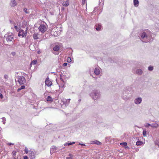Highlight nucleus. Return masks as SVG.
<instances>
[{"label":"nucleus","instance_id":"f257e3e1","mask_svg":"<svg viewBox=\"0 0 159 159\" xmlns=\"http://www.w3.org/2000/svg\"><path fill=\"white\" fill-rule=\"evenodd\" d=\"M152 34L148 30H145L143 31L139 35L140 39L144 38L148 39H151Z\"/></svg>","mask_w":159,"mask_h":159},{"label":"nucleus","instance_id":"f03ea898","mask_svg":"<svg viewBox=\"0 0 159 159\" xmlns=\"http://www.w3.org/2000/svg\"><path fill=\"white\" fill-rule=\"evenodd\" d=\"M90 96L94 100L97 99L100 96L99 92L98 90H94L91 93Z\"/></svg>","mask_w":159,"mask_h":159},{"label":"nucleus","instance_id":"7ed1b4c3","mask_svg":"<svg viewBox=\"0 0 159 159\" xmlns=\"http://www.w3.org/2000/svg\"><path fill=\"white\" fill-rule=\"evenodd\" d=\"M48 26L46 23L44 22L43 24H41L38 28L40 31L42 33H43L47 30Z\"/></svg>","mask_w":159,"mask_h":159},{"label":"nucleus","instance_id":"20e7f679","mask_svg":"<svg viewBox=\"0 0 159 159\" xmlns=\"http://www.w3.org/2000/svg\"><path fill=\"white\" fill-rule=\"evenodd\" d=\"M14 38V35L12 33H8L4 36V39L6 40H12Z\"/></svg>","mask_w":159,"mask_h":159},{"label":"nucleus","instance_id":"39448f33","mask_svg":"<svg viewBox=\"0 0 159 159\" xmlns=\"http://www.w3.org/2000/svg\"><path fill=\"white\" fill-rule=\"evenodd\" d=\"M35 154L36 152L34 149H31L29 151V156L31 159L35 158Z\"/></svg>","mask_w":159,"mask_h":159},{"label":"nucleus","instance_id":"423d86ee","mask_svg":"<svg viewBox=\"0 0 159 159\" xmlns=\"http://www.w3.org/2000/svg\"><path fill=\"white\" fill-rule=\"evenodd\" d=\"M17 81L19 84L22 85L25 84L26 82L25 79L23 76H19L17 78Z\"/></svg>","mask_w":159,"mask_h":159},{"label":"nucleus","instance_id":"0eeeda50","mask_svg":"<svg viewBox=\"0 0 159 159\" xmlns=\"http://www.w3.org/2000/svg\"><path fill=\"white\" fill-rule=\"evenodd\" d=\"M26 33H25L24 30H21L19 31V32L18 33V36L20 37H23L25 36H26Z\"/></svg>","mask_w":159,"mask_h":159},{"label":"nucleus","instance_id":"6e6552de","mask_svg":"<svg viewBox=\"0 0 159 159\" xmlns=\"http://www.w3.org/2000/svg\"><path fill=\"white\" fill-rule=\"evenodd\" d=\"M45 84L48 87H50L52 85V82L49 80V78L48 77H47L46 79Z\"/></svg>","mask_w":159,"mask_h":159},{"label":"nucleus","instance_id":"1a4fd4ad","mask_svg":"<svg viewBox=\"0 0 159 159\" xmlns=\"http://www.w3.org/2000/svg\"><path fill=\"white\" fill-rule=\"evenodd\" d=\"M142 101V99L141 98L139 97L136 98L134 100V103L136 104H139Z\"/></svg>","mask_w":159,"mask_h":159},{"label":"nucleus","instance_id":"9d476101","mask_svg":"<svg viewBox=\"0 0 159 159\" xmlns=\"http://www.w3.org/2000/svg\"><path fill=\"white\" fill-rule=\"evenodd\" d=\"M10 5L11 7H14L16 5L17 3L15 0H11Z\"/></svg>","mask_w":159,"mask_h":159},{"label":"nucleus","instance_id":"9b49d317","mask_svg":"<svg viewBox=\"0 0 159 159\" xmlns=\"http://www.w3.org/2000/svg\"><path fill=\"white\" fill-rule=\"evenodd\" d=\"M95 28L97 30L100 31L102 29V27L101 25L98 24L96 25L95 26Z\"/></svg>","mask_w":159,"mask_h":159},{"label":"nucleus","instance_id":"f8f14e48","mask_svg":"<svg viewBox=\"0 0 159 159\" xmlns=\"http://www.w3.org/2000/svg\"><path fill=\"white\" fill-rule=\"evenodd\" d=\"M134 6L137 7L139 6V1L138 0H134Z\"/></svg>","mask_w":159,"mask_h":159},{"label":"nucleus","instance_id":"ddd939ff","mask_svg":"<svg viewBox=\"0 0 159 159\" xmlns=\"http://www.w3.org/2000/svg\"><path fill=\"white\" fill-rule=\"evenodd\" d=\"M94 73L96 75H98L100 73V70L98 68H96L94 70Z\"/></svg>","mask_w":159,"mask_h":159},{"label":"nucleus","instance_id":"4468645a","mask_svg":"<svg viewBox=\"0 0 159 159\" xmlns=\"http://www.w3.org/2000/svg\"><path fill=\"white\" fill-rule=\"evenodd\" d=\"M62 5L65 7H67L69 5V2L68 0L64 1L62 3Z\"/></svg>","mask_w":159,"mask_h":159},{"label":"nucleus","instance_id":"2eb2a0df","mask_svg":"<svg viewBox=\"0 0 159 159\" xmlns=\"http://www.w3.org/2000/svg\"><path fill=\"white\" fill-rule=\"evenodd\" d=\"M60 49L59 46L58 45H56L55 47L53 48V49L54 51H58Z\"/></svg>","mask_w":159,"mask_h":159},{"label":"nucleus","instance_id":"dca6fc26","mask_svg":"<svg viewBox=\"0 0 159 159\" xmlns=\"http://www.w3.org/2000/svg\"><path fill=\"white\" fill-rule=\"evenodd\" d=\"M92 143H95L99 145H100L102 144V143L100 142L97 140L92 141Z\"/></svg>","mask_w":159,"mask_h":159},{"label":"nucleus","instance_id":"f3484780","mask_svg":"<svg viewBox=\"0 0 159 159\" xmlns=\"http://www.w3.org/2000/svg\"><path fill=\"white\" fill-rule=\"evenodd\" d=\"M143 73V71L141 69H138L136 71V73L139 75H141Z\"/></svg>","mask_w":159,"mask_h":159},{"label":"nucleus","instance_id":"a211bd4d","mask_svg":"<svg viewBox=\"0 0 159 159\" xmlns=\"http://www.w3.org/2000/svg\"><path fill=\"white\" fill-rule=\"evenodd\" d=\"M158 125L157 123H154L151 124V126L153 128H156L158 127Z\"/></svg>","mask_w":159,"mask_h":159},{"label":"nucleus","instance_id":"6ab92c4d","mask_svg":"<svg viewBox=\"0 0 159 159\" xmlns=\"http://www.w3.org/2000/svg\"><path fill=\"white\" fill-rule=\"evenodd\" d=\"M53 99L52 98L51 96H48L47 97V100L48 101L52 102L53 101Z\"/></svg>","mask_w":159,"mask_h":159},{"label":"nucleus","instance_id":"aec40b11","mask_svg":"<svg viewBox=\"0 0 159 159\" xmlns=\"http://www.w3.org/2000/svg\"><path fill=\"white\" fill-rule=\"evenodd\" d=\"M25 88V86L24 85L21 86L20 88L17 89V92H19L22 89H24Z\"/></svg>","mask_w":159,"mask_h":159},{"label":"nucleus","instance_id":"412c9836","mask_svg":"<svg viewBox=\"0 0 159 159\" xmlns=\"http://www.w3.org/2000/svg\"><path fill=\"white\" fill-rule=\"evenodd\" d=\"M52 149H53V152H55L56 150L58 149V147L55 146H52Z\"/></svg>","mask_w":159,"mask_h":159},{"label":"nucleus","instance_id":"4be33fe9","mask_svg":"<svg viewBox=\"0 0 159 159\" xmlns=\"http://www.w3.org/2000/svg\"><path fill=\"white\" fill-rule=\"evenodd\" d=\"M37 63V61L36 60H34L32 61L30 64V65L31 66L32 65H35Z\"/></svg>","mask_w":159,"mask_h":159},{"label":"nucleus","instance_id":"5701e85b","mask_svg":"<svg viewBox=\"0 0 159 159\" xmlns=\"http://www.w3.org/2000/svg\"><path fill=\"white\" fill-rule=\"evenodd\" d=\"M38 35V34L37 33H35L33 34V38L34 39H39Z\"/></svg>","mask_w":159,"mask_h":159},{"label":"nucleus","instance_id":"b1692460","mask_svg":"<svg viewBox=\"0 0 159 159\" xmlns=\"http://www.w3.org/2000/svg\"><path fill=\"white\" fill-rule=\"evenodd\" d=\"M143 144V143L142 142L140 141H138L136 142V145L137 146H140Z\"/></svg>","mask_w":159,"mask_h":159},{"label":"nucleus","instance_id":"393cba45","mask_svg":"<svg viewBox=\"0 0 159 159\" xmlns=\"http://www.w3.org/2000/svg\"><path fill=\"white\" fill-rule=\"evenodd\" d=\"M75 143V142H73L72 143H66L64 145L65 146H66L67 145L69 146V145H72L73 144H74Z\"/></svg>","mask_w":159,"mask_h":159},{"label":"nucleus","instance_id":"a878e982","mask_svg":"<svg viewBox=\"0 0 159 159\" xmlns=\"http://www.w3.org/2000/svg\"><path fill=\"white\" fill-rule=\"evenodd\" d=\"M120 145L122 146H126L127 144L126 142L121 143H120Z\"/></svg>","mask_w":159,"mask_h":159},{"label":"nucleus","instance_id":"bb28decb","mask_svg":"<svg viewBox=\"0 0 159 159\" xmlns=\"http://www.w3.org/2000/svg\"><path fill=\"white\" fill-rule=\"evenodd\" d=\"M155 144L156 145L159 146V139L156 140L155 141Z\"/></svg>","mask_w":159,"mask_h":159},{"label":"nucleus","instance_id":"cd10ccee","mask_svg":"<svg viewBox=\"0 0 159 159\" xmlns=\"http://www.w3.org/2000/svg\"><path fill=\"white\" fill-rule=\"evenodd\" d=\"M24 151L26 154L29 153L28 149L26 147L25 148Z\"/></svg>","mask_w":159,"mask_h":159},{"label":"nucleus","instance_id":"c85d7f7f","mask_svg":"<svg viewBox=\"0 0 159 159\" xmlns=\"http://www.w3.org/2000/svg\"><path fill=\"white\" fill-rule=\"evenodd\" d=\"M16 152L15 151H13L12 153V155L13 157H15L16 155Z\"/></svg>","mask_w":159,"mask_h":159},{"label":"nucleus","instance_id":"c756f323","mask_svg":"<svg viewBox=\"0 0 159 159\" xmlns=\"http://www.w3.org/2000/svg\"><path fill=\"white\" fill-rule=\"evenodd\" d=\"M153 66H149L148 67V70H150V71H152V70H153Z\"/></svg>","mask_w":159,"mask_h":159},{"label":"nucleus","instance_id":"7c9ffc66","mask_svg":"<svg viewBox=\"0 0 159 159\" xmlns=\"http://www.w3.org/2000/svg\"><path fill=\"white\" fill-rule=\"evenodd\" d=\"M23 11H25L26 13H29V12L27 11V9L26 8H24L23 9Z\"/></svg>","mask_w":159,"mask_h":159},{"label":"nucleus","instance_id":"2f4dec72","mask_svg":"<svg viewBox=\"0 0 159 159\" xmlns=\"http://www.w3.org/2000/svg\"><path fill=\"white\" fill-rule=\"evenodd\" d=\"M151 124L148 123H147L144 126L146 127H148L149 126H151Z\"/></svg>","mask_w":159,"mask_h":159},{"label":"nucleus","instance_id":"473e14b6","mask_svg":"<svg viewBox=\"0 0 159 159\" xmlns=\"http://www.w3.org/2000/svg\"><path fill=\"white\" fill-rule=\"evenodd\" d=\"M146 130H143V136H145L146 134Z\"/></svg>","mask_w":159,"mask_h":159},{"label":"nucleus","instance_id":"72a5a7b5","mask_svg":"<svg viewBox=\"0 0 159 159\" xmlns=\"http://www.w3.org/2000/svg\"><path fill=\"white\" fill-rule=\"evenodd\" d=\"M71 61V58L70 57H68L67 58V62H70Z\"/></svg>","mask_w":159,"mask_h":159},{"label":"nucleus","instance_id":"f704fd0d","mask_svg":"<svg viewBox=\"0 0 159 159\" xmlns=\"http://www.w3.org/2000/svg\"><path fill=\"white\" fill-rule=\"evenodd\" d=\"M4 78L6 80H7L8 78V76L7 75H5L4 76Z\"/></svg>","mask_w":159,"mask_h":159},{"label":"nucleus","instance_id":"c9c22d12","mask_svg":"<svg viewBox=\"0 0 159 159\" xmlns=\"http://www.w3.org/2000/svg\"><path fill=\"white\" fill-rule=\"evenodd\" d=\"M70 99H67L66 100V102H68V103H69V102H70Z\"/></svg>","mask_w":159,"mask_h":159},{"label":"nucleus","instance_id":"e433bc0d","mask_svg":"<svg viewBox=\"0 0 159 159\" xmlns=\"http://www.w3.org/2000/svg\"><path fill=\"white\" fill-rule=\"evenodd\" d=\"M86 0H82V3L83 4H84L86 2Z\"/></svg>","mask_w":159,"mask_h":159},{"label":"nucleus","instance_id":"4c0bfd02","mask_svg":"<svg viewBox=\"0 0 159 159\" xmlns=\"http://www.w3.org/2000/svg\"><path fill=\"white\" fill-rule=\"evenodd\" d=\"M67 65V63L66 62H65L63 63V66H66Z\"/></svg>","mask_w":159,"mask_h":159},{"label":"nucleus","instance_id":"58836bf2","mask_svg":"<svg viewBox=\"0 0 159 159\" xmlns=\"http://www.w3.org/2000/svg\"><path fill=\"white\" fill-rule=\"evenodd\" d=\"M14 28L16 30H17L18 29V27L17 26H16V25H15L14 26Z\"/></svg>","mask_w":159,"mask_h":159},{"label":"nucleus","instance_id":"ea45409f","mask_svg":"<svg viewBox=\"0 0 159 159\" xmlns=\"http://www.w3.org/2000/svg\"><path fill=\"white\" fill-rule=\"evenodd\" d=\"M24 159H29L28 157L27 156H25L24 157Z\"/></svg>","mask_w":159,"mask_h":159},{"label":"nucleus","instance_id":"a19ab883","mask_svg":"<svg viewBox=\"0 0 159 159\" xmlns=\"http://www.w3.org/2000/svg\"><path fill=\"white\" fill-rule=\"evenodd\" d=\"M69 156H70V157H72V158L73 157V155L72 154L70 153L69 154Z\"/></svg>","mask_w":159,"mask_h":159},{"label":"nucleus","instance_id":"79ce46f5","mask_svg":"<svg viewBox=\"0 0 159 159\" xmlns=\"http://www.w3.org/2000/svg\"><path fill=\"white\" fill-rule=\"evenodd\" d=\"M3 97L2 95L0 93V98H2Z\"/></svg>","mask_w":159,"mask_h":159},{"label":"nucleus","instance_id":"37998d69","mask_svg":"<svg viewBox=\"0 0 159 159\" xmlns=\"http://www.w3.org/2000/svg\"><path fill=\"white\" fill-rule=\"evenodd\" d=\"M66 159H74L72 157H67Z\"/></svg>","mask_w":159,"mask_h":159},{"label":"nucleus","instance_id":"c03bdc74","mask_svg":"<svg viewBox=\"0 0 159 159\" xmlns=\"http://www.w3.org/2000/svg\"><path fill=\"white\" fill-rule=\"evenodd\" d=\"M13 143H8V145H9V146H10L11 145H13Z\"/></svg>","mask_w":159,"mask_h":159},{"label":"nucleus","instance_id":"a18cd8bd","mask_svg":"<svg viewBox=\"0 0 159 159\" xmlns=\"http://www.w3.org/2000/svg\"><path fill=\"white\" fill-rule=\"evenodd\" d=\"M37 53L38 54H40L41 53V51L39 50L37 52Z\"/></svg>","mask_w":159,"mask_h":159},{"label":"nucleus","instance_id":"49530a36","mask_svg":"<svg viewBox=\"0 0 159 159\" xmlns=\"http://www.w3.org/2000/svg\"><path fill=\"white\" fill-rule=\"evenodd\" d=\"M79 144H80V145H85V144H84L80 143Z\"/></svg>","mask_w":159,"mask_h":159},{"label":"nucleus","instance_id":"de8ad7c7","mask_svg":"<svg viewBox=\"0 0 159 159\" xmlns=\"http://www.w3.org/2000/svg\"><path fill=\"white\" fill-rule=\"evenodd\" d=\"M13 157V159H16L15 157Z\"/></svg>","mask_w":159,"mask_h":159},{"label":"nucleus","instance_id":"09e8293b","mask_svg":"<svg viewBox=\"0 0 159 159\" xmlns=\"http://www.w3.org/2000/svg\"><path fill=\"white\" fill-rule=\"evenodd\" d=\"M143 42H145V43H147V42H144V41H143Z\"/></svg>","mask_w":159,"mask_h":159},{"label":"nucleus","instance_id":"8fccbe9b","mask_svg":"<svg viewBox=\"0 0 159 159\" xmlns=\"http://www.w3.org/2000/svg\"><path fill=\"white\" fill-rule=\"evenodd\" d=\"M128 147H125V148H128Z\"/></svg>","mask_w":159,"mask_h":159},{"label":"nucleus","instance_id":"3c124183","mask_svg":"<svg viewBox=\"0 0 159 159\" xmlns=\"http://www.w3.org/2000/svg\"><path fill=\"white\" fill-rule=\"evenodd\" d=\"M3 124H5V122H3Z\"/></svg>","mask_w":159,"mask_h":159},{"label":"nucleus","instance_id":"603ef678","mask_svg":"<svg viewBox=\"0 0 159 159\" xmlns=\"http://www.w3.org/2000/svg\"><path fill=\"white\" fill-rule=\"evenodd\" d=\"M1 41H2V42H3V40H1Z\"/></svg>","mask_w":159,"mask_h":159},{"label":"nucleus","instance_id":"864d4df0","mask_svg":"<svg viewBox=\"0 0 159 159\" xmlns=\"http://www.w3.org/2000/svg\"><path fill=\"white\" fill-rule=\"evenodd\" d=\"M80 100H81L80 99L79 100V101H80Z\"/></svg>","mask_w":159,"mask_h":159}]
</instances>
